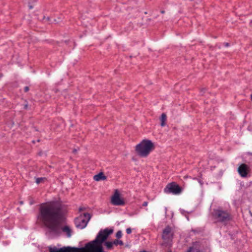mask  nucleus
<instances>
[{
    "label": "nucleus",
    "instance_id": "28",
    "mask_svg": "<svg viewBox=\"0 0 252 252\" xmlns=\"http://www.w3.org/2000/svg\"><path fill=\"white\" fill-rule=\"evenodd\" d=\"M47 20L49 21L50 18H49V17H47Z\"/></svg>",
    "mask_w": 252,
    "mask_h": 252
},
{
    "label": "nucleus",
    "instance_id": "2",
    "mask_svg": "<svg viewBox=\"0 0 252 252\" xmlns=\"http://www.w3.org/2000/svg\"><path fill=\"white\" fill-rule=\"evenodd\" d=\"M113 232V229L106 228L100 230L95 239L86 244L84 248L64 247L58 249L56 247H49V252H106L103 250L102 244Z\"/></svg>",
    "mask_w": 252,
    "mask_h": 252
},
{
    "label": "nucleus",
    "instance_id": "3",
    "mask_svg": "<svg viewBox=\"0 0 252 252\" xmlns=\"http://www.w3.org/2000/svg\"><path fill=\"white\" fill-rule=\"evenodd\" d=\"M155 149L154 143L150 140H143L135 147L137 154L141 157H147Z\"/></svg>",
    "mask_w": 252,
    "mask_h": 252
},
{
    "label": "nucleus",
    "instance_id": "27",
    "mask_svg": "<svg viewBox=\"0 0 252 252\" xmlns=\"http://www.w3.org/2000/svg\"><path fill=\"white\" fill-rule=\"evenodd\" d=\"M251 99L252 100V94H251Z\"/></svg>",
    "mask_w": 252,
    "mask_h": 252
},
{
    "label": "nucleus",
    "instance_id": "8",
    "mask_svg": "<svg viewBox=\"0 0 252 252\" xmlns=\"http://www.w3.org/2000/svg\"><path fill=\"white\" fill-rule=\"evenodd\" d=\"M250 168L246 164L243 163L241 164L238 168V172L242 177H246L249 172Z\"/></svg>",
    "mask_w": 252,
    "mask_h": 252
},
{
    "label": "nucleus",
    "instance_id": "7",
    "mask_svg": "<svg viewBox=\"0 0 252 252\" xmlns=\"http://www.w3.org/2000/svg\"><path fill=\"white\" fill-rule=\"evenodd\" d=\"M111 203L115 206H123L125 204V201L121 198L119 191L116 189L111 197Z\"/></svg>",
    "mask_w": 252,
    "mask_h": 252
},
{
    "label": "nucleus",
    "instance_id": "15",
    "mask_svg": "<svg viewBox=\"0 0 252 252\" xmlns=\"http://www.w3.org/2000/svg\"><path fill=\"white\" fill-rule=\"evenodd\" d=\"M187 252H199V251L193 247H190Z\"/></svg>",
    "mask_w": 252,
    "mask_h": 252
},
{
    "label": "nucleus",
    "instance_id": "31",
    "mask_svg": "<svg viewBox=\"0 0 252 252\" xmlns=\"http://www.w3.org/2000/svg\"><path fill=\"white\" fill-rule=\"evenodd\" d=\"M147 252L144 251H141V252Z\"/></svg>",
    "mask_w": 252,
    "mask_h": 252
},
{
    "label": "nucleus",
    "instance_id": "10",
    "mask_svg": "<svg viewBox=\"0 0 252 252\" xmlns=\"http://www.w3.org/2000/svg\"><path fill=\"white\" fill-rule=\"evenodd\" d=\"M106 179V177L104 176V174L102 172H100L94 176V179L96 181L104 180H105Z\"/></svg>",
    "mask_w": 252,
    "mask_h": 252
},
{
    "label": "nucleus",
    "instance_id": "24",
    "mask_svg": "<svg viewBox=\"0 0 252 252\" xmlns=\"http://www.w3.org/2000/svg\"><path fill=\"white\" fill-rule=\"evenodd\" d=\"M77 151L76 149H74L73 151V153H75Z\"/></svg>",
    "mask_w": 252,
    "mask_h": 252
},
{
    "label": "nucleus",
    "instance_id": "19",
    "mask_svg": "<svg viewBox=\"0 0 252 252\" xmlns=\"http://www.w3.org/2000/svg\"><path fill=\"white\" fill-rule=\"evenodd\" d=\"M148 202H147V201H144L143 204H142V206H144V207H146L148 205Z\"/></svg>",
    "mask_w": 252,
    "mask_h": 252
},
{
    "label": "nucleus",
    "instance_id": "25",
    "mask_svg": "<svg viewBox=\"0 0 252 252\" xmlns=\"http://www.w3.org/2000/svg\"><path fill=\"white\" fill-rule=\"evenodd\" d=\"M229 45V44L228 43H225V46H228Z\"/></svg>",
    "mask_w": 252,
    "mask_h": 252
},
{
    "label": "nucleus",
    "instance_id": "16",
    "mask_svg": "<svg viewBox=\"0 0 252 252\" xmlns=\"http://www.w3.org/2000/svg\"><path fill=\"white\" fill-rule=\"evenodd\" d=\"M122 236V232L121 230H119L117 233H116V237L119 239L120 238H121Z\"/></svg>",
    "mask_w": 252,
    "mask_h": 252
},
{
    "label": "nucleus",
    "instance_id": "21",
    "mask_svg": "<svg viewBox=\"0 0 252 252\" xmlns=\"http://www.w3.org/2000/svg\"><path fill=\"white\" fill-rule=\"evenodd\" d=\"M27 108H28V104H25V106H24V108H25V109H27Z\"/></svg>",
    "mask_w": 252,
    "mask_h": 252
},
{
    "label": "nucleus",
    "instance_id": "29",
    "mask_svg": "<svg viewBox=\"0 0 252 252\" xmlns=\"http://www.w3.org/2000/svg\"><path fill=\"white\" fill-rule=\"evenodd\" d=\"M1 76H2V75L1 74H0V78H1Z\"/></svg>",
    "mask_w": 252,
    "mask_h": 252
},
{
    "label": "nucleus",
    "instance_id": "4",
    "mask_svg": "<svg viewBox=\"0 0 252 252\" xmlns=\"http://www.w3.org/2000/svg\"><path fill=\"white\" fill-rule=\"evenodd\" d=\"M212 217L216 222H226L231 219L230 214L227 211L220 209H214Z\"/></svg>",
    "mask_w": 252,
    "mask_h": 252
},
{
    "label": "nucleus",
    "instance_id": "23",
    "mask_svg": "<svg viewBox=\"0 0 252 252\" xmlns=\"http://www.w3.org/2000/svg\"><path fill=\"white\" fill-rule=\"evenodd\" d=\"M160 12H161V13H162V14H163V13H164L165 11H164V10H161V11H160Z\"/></svg>",
    "mask_w": 252,
    "mask_h": 252
},
{
    "label": "nucleus",
    "instance_id": "26",
    "mask_svg": "<svg viewBox=\"0 0 252 252\" xmlns=\"http://www.w3.org/2000/svg\"><path fill=\"white\" fill-rule=\"evenodd\" d=\"M250 213H251V216H252V212H251V210H250Z\"/></svg>",
    "mask_w": 252,
    "mask_h": 252
},
{
    "label": "nucleus",
    "instance_id": "5",
    "mask_svg": "<svg viewBox=\"0 0 252 252\" xmlns=\"http://www.w3.org/2000/svg\"><path fill=\"white\" fill-rule=\"evenodd\" d=\"M91 218V215L88 213H84L74 220L75 226L79 229H83L87 225Z\"/></svg>",
    "mask_w": 252,
    "mask_h": 252
},
{
    "label": "nucleus",
    "instance_id": "14",
    "mask_svg": "<svg viewBox=\"0 0 252 252\" xmlns=\"http://www.w3.org/2000/svg\"><path fill=\"white\" fill-rule=\"evenodd\" d=\"M45 180V178H37L36 179V183L38 184Z\"/></svg>",
    "mask_w": 252,
    "mask_h": 252
},
{
    "label": "nucleus",
    "instance_id": "13",
    "mask_svg": "<svg viewBox=\"0 0 252 252\" xmlns=\"http://www.w3.org/2000/svg\"><path fill=\"white\" fill-rule=\"evenodd\" d=\"M113 243L115 245H120L121 246H123L124 245V243L121 240H115L114 241H113Z\"/></svg>",
    "mask_w": 252,
    "mask_h": 252
},
{
    "label": "nucleus",
    "instance_id": "1",
    "mask_svg": "<svg viewBox=\"0 0 252 252\" xmlns=\"http://www.w3.org/2000/svg\"><path fill=\"white\" fill-rule=\"evenodd\" d=\"M37 220L45 226L50 233L60 236L62 231L68 238L72 234V230L67 225L60 227L63 214L62 205L57 201H50L42 203L39 206Z\"/></svg>",
    "mask_w": 252,
    "mask_h": 252
},
{
    "label": "nucleus",
    "instance_id": "12",
    "mask_svg": "<svg viewBox=\"0 0 252 252\" xmlns=\"http://www.w3.org/2000/svg\"><path fill=\"white\" fill-rule=\"evenodd\" d=\"M105 246L106 247L107 249L108 250H111L113 248V246L114 244L113 242H105L104 243Z\"/></svg>",
    "mask_w": 252,
    "mask_h": 252
},
{
    "label": "nucleus",
    "instance_id": "30",
    "mask_svg": "<svg viewBox=\"0 0 252 252\" xmlns=\"http://www.w3.org/2000/svg\"><path fill=\"white\" fill-rule=\"evenodd\" d=\"M20 204H23V202H22V201H21V202H20Z\"/></svg>",
    "mask_w": 252,
    "mask_h": 252
},
{
    "label": "nucleus",
    "instance_id": "22",
    "mask_svg": "<svg viewBox=\"0 0 252 252\" xmlns=\"http://www.w3.org/2000/svg\"><path fill=\"white\" fill-rule=\"evenodd\" d=\"M32 7H32V5H29V8H30V9H32Z\"/></svg>",
    "mask_w": 252,
    "mask_h": 252
},
{
    "label": "nucleus",
    "instance_id": "6",
    "mask_svg": "<svg viewBox=\"0 0 252 252\" xmlns=\"http://www.w3.org/2000/svg\"><path fill=\"white\" fill-rule=\"evenodd\" d=\"M164 190L166 193H172L174 194H179L182 192L183 189L176 183L172 182L167 185Z\"/></svg>",
    "mask_w": 252,
    "mask_h": 252
},
{
    "label": "nucleus",
    "instance_id": "17",
    "mask_svg": "<svg viewBox=\"0 0 252 252\" xmlns=\"http://www.w3.org/2000/svg\"><path fill=\"white\" fill-rule=\"evenodd\" d=\"M126 232L127 234H129L131 233V229L130 228H127L126 229Z\"/></svg>",
    "mask_w": 252,
    "mask_h": 252
},
{
    "label": "nucleus",
    "instance_id": "11",
    "mask_svg": "<svg viewBox=\"0 0 252 252\" xmlns=\"http://www.w3.org/2000/svg\"><path fill=\"white\" fill-rule=\"evenodd\" d=\"M166 115L165 113H162L160 117V125L161 126H164L166 125L165 122L166 121Z\"/></svg>",
    "mask_w": 252,
    "mask_h": 252
},
{
    "label": "nucleus",
    "instance_id": "18",
    "mask_svg": "<svg viewBox=\"0 0 252 252\" xmlns=\"http://www.w3.org/2000/svg\"><path fill=\"white\" fill-rule=\"evenodd\" d=\"M24 91L25 93L28 92L29 91V87L28 86H26L24 88Z\"/></svg>",
    "mask_w": 252,
    "mask_h": 252
},
{
    "label": "nucleus",
    "instance_id": "20",
    "mask_svg": "<svg viewBox=\"0 0 252 252\" xmlns=\"http://www.w3.org/2000/svg\"><path fill=\"white\" fill-rule=\"evenodd\" d=\"M84 210H85V208H83V207H80L79 209V210L80 212L82 211H83Z\"/></svg>",
    "mask_w": 252,
    "mask_h": 252
},
{
    "label": "nucleus",
    "instance_id": "9",
    "mask_svg": "<svg viewBox=\"0 0 252 252\" xmlns=\"http://www.w3.org/2000/svg\"><path fill=\"white\" fill-rule=\"evenodd\" d=\"M173 236V232L172 228L167 226L163 230L162 237L164 240L169 241L171 239Z\"/></svg>",
    "mask_w": 252,
    "mask_h": 252
}]
</instances>
